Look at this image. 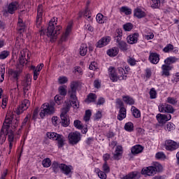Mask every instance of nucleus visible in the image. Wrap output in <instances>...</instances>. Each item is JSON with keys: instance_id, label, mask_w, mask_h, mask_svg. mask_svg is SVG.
<instances>
[{"instance_id": "52", "label": "nucleus", "mask_w": 179, "mask_h": 179, "mask_svg": "<svg viewBox=\"0 0 179 179\" xmlns=\"http://www.w3.org/2000/svg\"><path fill=\"white\" fill-rule=\"evenodd\" d=\"M155 157L159 160H164V159H166V155H164V152H159L155 155Z\"/></svg>"}, {"instance_id": "31", "label": "nucleus", "mask_w": 179, "mask_h": 179, "mask_svg": "<svg viewBox=\"0 0 179 179\" xmlns=\"http://www.w3.org/2000/svg\"><path fill=\"white\" fill-rule=\"evenodd\" d=\"M119 49L118 48L114 47L112 48L111 49H109L107 51V54L108 55H109V57H115L117 55H118V52H119Z\"/></svg>"}, {"instance_id": "4", "label": "nucleus", "mask_w": 179, "mask_h": 179, "mask_svg": "<svg viewBox=\"0 0 179 179\" xmlns=\"http://www.w3.org/2000/svg\"><path fill=\"white\" fill-rule=\"evenodd\" d=\"M118 71L120 73V76H117V73H115V68L110 66L108 69V73L110 76V79L112 82H117L119 80H125L127 79V76L124 75L125 73V70L122 68H119Z\"/></svg>"}, {"instance_id": "33", "label": "nucleus", "mask_w": 179, "mask_h": 179, "mask_svg": "<svg viewBox=\"0 0 179 179\" xmlns=\"http://www.w3.org/2000/svg\"><path fill=\"white\" fill-rule=\"evenodd\" d=\"M61 170L66 176H68L71 171V167L68 166L65 164H61Z\"/></svg>"}, {"instance_id": "32", "label": "nucleus", "mask_w": 179, "mask_h": 179, "mask_svg": "<svg viewBox=\"0 0 179 179\" xmlns=\"http://www.w3.org/2000/svg\"><path fill=\"white\" fill-rule=\"evenodd\" d=\"M152 3L151 5V8L152 9H159L160 8V5L164 2V0H152Z\"/></svg>"}, {"instance_id": "57", "label": "nucleus", "mask_w": 179, "mask_h": 179, "mask_svg": "<svg viewBox=\"0 0 179 179\" xmlns=\"http://www.w3.org/2000/svg\"><path fill=\"white\" fill-rule=\"evenodd\" d=\"M98 68H99V66L97 65V63L96 62H92L89 67V69L91 71H96V69H97Z\"/></svg>"}, {"instance_id": "49", "label": "nucleus", "mask_w": 179, "mask_h": 179, "mask_svg": "<svg viewBox=\"0 0 179 179\" xmlns=\"http://www.w3.org/2000/svg\"><path fill=\"white\" fill-rule=\"evenodd\" d=\"M42 165L43 166V167H50L51 166V160L50 159V158L44 159L42 162Z\"/></svg>"}, {"instance_id": "35", "label": "nucleus", "mask_w": 179, "mask_h": 179, "mask_svg": "<svg viewBox=\"0 0 179 179\" xmlns=\"http://www.w3.org/2000/svg\"><path fill=\"white\" fill-rule=\"evenodd\" d=\"M26 54L27 57H29V53L21 52V55L19 58V62L21 65H25L27 62V59H26Z\"/></svg>"}, {"instance_id": "17", "label": "nucleus", "mask_w": 179, "mask_h": 179, "mask_svg": "<svg viewBox=\"0 0 179 179\" xmlns=\"http://www.w3.org/2000/svg\"><path fill=\"white\" fill-rule=\"evenodd\" d=\"M17 9H19V3L16 1L10 3L8 6V12L10 13V15H13Z\"/></svg>"}, {"instance_id": "62", "label": "nucleus", "mask_w": 179, "mask_h": 179, "mask_svg": "<svg viewBox=\"0 0 179 179\" xmlns=\"http://www.w3.org/2000/svg\"><path fill=\"white\" fill-rule=\"evenodd\" d=\"M103 170L104 173H108L110 171V166L107 164V162H105L103 165Z\"/></svg>"}, {"instance_id": "27", "label": "nucleus", "mask_w": 179, "mask_h": 179, "mask_svg": "<svg viewBox=\"0 0 179 179\" xmlns=\"http://www.w3.org/2000/svg\"><path fill=\"white\" fill-rule=\"evenodd\" d=\"M134 16L138 17V19H142V17H145V16H146V13L141 8H136L134 10Z\"/></svg>"}, {"instance_id": "59", "label": "nucleus", "mask_w": 179, "mask_h": 179, "mask_svg": "<svg viewBox=\"0 0 179 179\" xmlns=\"http://www.w3.org/2000/svg\"><path fill=\"white\" fill-rule=\"evenodd\" d=\"M157 93L156 92V90L155 88H152L150 91V99H156Z\"/></svg>"}, {"instance_id": "48", "label": "nucleus", "mask_w": 179, "mask_h": 179, "mask_svg": "<svg viewBox=\"0 0 179 179\" xmlns=\"http://www.w3.org/2000/svg\"><path fill=\"white\" fill-rule=\"evenodd\" d=\"M59 93L61 96H66V85H62L59 87Z\"/></svg>"}, {"instance_id": "10", "label": "nucleus", "mask_w": 179, "mask_h": 179, "mask_svg": "<svg viewBox=\"0 0 179 179\" xmlns=\"http://www.w3.org/2000/svg\"><path fill=\"white\" fill-rule=\"evenodd\" d=\"M69 143L71 145H76L80 141V133L73 132L69 134Z\"/></svg>"}, {"instance_id": "60", "label": "nucleus", "mask_w": 179, "mask_h": 179, "mask_svg": "<svg viewBox=\"0 0 179 179\" xmlns=\"http://www.w3.org/2000/svg\"><path fill=\"white\" fill-rule=\"evenodd\" d=\"M59 83H60V85H64L65 83H66V82H68V78L65 77V76H62L59 77Z\"/></svg>"}, {"instance_id": "53", "label": "nucleus", "mask_w": 179, "mask_h": 179, "mask_svg": "<svg viewBox=\"0 0 179 179\" xmlns=\"http://www.w3.org/2000/svg\"><path fill=\"white\" fill-rule=\"evenodd\" d=\"M173 50V45L167 44L166 47L163 49L164 52H171Z\"/></svg>"}, {"instance_id": "38", "label": "nucleus", "mask_w": 179, "mask_h": 179, "mask_svg": "<svg viewBox=\"0 0 179 179\" xmlns=\"http://www.w3.org/2000/svg\"><path fill=\"white\" fill-rule=\"evenodd\" d=\"M87 54V45L83 43L80 48V55L85 57Z\"/></svg>"}, {"instance_id": "40", "label": "nucleus", "mask_w": 179, "mask_h": 179, "mask_svg": "<svg viewBox=\"0 0 179 179\" xmlns=\"http://www.w3.org/2000/svg\"><path fill=\"white\" fill-rule=\"evenodd\" d=\"M177 59H178L176 57H169L164 60V63L166 65H170V64H174V62H176Z\"/></svg>"}, {"instance_id": "29", "label": "nucleus", "mask_w": 179, "mask_h": 179, "mask_svg": "<svg viewBox=\"0 0 179 179\" xmlns=\"http://www.w3.org/2000/svg\"><path fill=\"white\" fill-rule=\"evenodd\" d=\"M141 174L138 172H132L126 176L123 177L122 179H139Z\"/></svg>"}, {"instance_id": "42", "label": "nucleus", "mask_w": 179, "mask_h": 179, "mask_svg": "<svg viewBox=\"0 0 179 179\" xmlns=\"http://www.w3.org/2000/svg\"><path fill=\"white\" fill-rule=\"evenodd\" d=\"M125 131L128 132H132L134 131V124L132 122H127L124 125Z\"/></svg>"}, {"instance_id": "6", "label": "nucleus", "mask_w": 179, "mask_h": 179, "mask_svg": "<svg viewBox=\"0 0 179 179\" xmlns=\"http://www.w3.org/2000/svg\"><path fill=\"white\" fill-rule=\"evenodd\" d=\"M54 113H55V108H54V105H50L48 103H45L41 108V113L39 115L41 118H44L45 115H51V114H54Z\"/></svg>"}, {"instance_id": "47", "label": "nucleus", "mask_w": 179, "mask_h": 179, "mask_svg": "<svg viewBox=\"0 0 179 179\" xmlns=\"http://www.w3.org/2000/svg\"><path fill=\"white\" fill-rule=\"evenodd\" d=\"M6 118H11V122L10 124V127L11 125V127H13V128H16L17 127V125H19V120H17V119H15V120H13V122L12 123V121L13 119L11 116H10V117L6 116Z\"/></svg>"}, {"instance_id": "50", "label": "nucleus", "mask_w": 179, "mask_h": 179, "mask_svg": "<svg viewBox=\"0 0 179 179\" xmlns=\"http://www.w3.org/2000/svg\"><path fill=\"white\" fill-rule=\"evenodd\" d=\"M31 69L34 71V80H37L38 75H40V71H37L34 66H31Z\"/></svg>"}, {"instance_id": "43", "label": "nucleus", "mask_w": 179, "mask_h": 179, "mask_svg": "<svg viewBox=\"0 0 179 179\" xmlns=\"http://www.w3.org/2000/svg\"><path fill=\"white\" fill-rule=\"evenodd\" d=\"M96 171L98 174V177H99V178L101 179H106L107 178V175L106 174V172L101 171L99 169H96Z\"/></svg>"}, {"instance_id": "51", "label": "nucleus", "mask_w": 179, "mask_h": 179, "mask_svg": "<svg viewBox=\"0 0 179 179\" xmlns=\"http://www.w3.org/2000/svg\"><path fill=\"white\" fill-rule=\"evenodd\" d=\"M90 117H92V111H90V110H86L84 116V121L87 122V121L90 120Z\"/></svg>"}, {"instance_id": "3", "label": "nucleus", "mask_w": 179, "mask_h": 179, "mask_svg": "<svg viewBox=\"0 0 179 179\" xmlns=\"http://www.w3.org/2000/svg\"><path fill=\"white\" fill-rule=\"evenodd\" d=\"M163 171V166L159 162H155L153 166L143 168L141 170V174L144 176H155L157 173Z\"/></svg>"}, {"instance_id": "44", "label": "nucleus", "mask_w": 179, "mask_h": 179, "mask_svg": "<svg viewBox=\"0 0 179 179\" xmlns=\"http://www.w3.org/2000/svg\"><path fill=\"white\" fill-rule=\"evenodd\" d=\"M120 12L126 15H131V13H132V10L127 6H122L120 8Z\"/></svg>"}, {"instance_id": "5", "label": "nucleus", "mask_w": 179, "mask_h": 179, "mask_svg": "<svg viewBox=\"0 0 179 179\" xmlns=\"http://www.w3.org/2000/svg\"><path fill=\"white\" fill-rule=\"evenodd\" d=\"M46 135L49 139L57 141L58 148H64L65 145V137H64L62 135L58 134L55 132H48Z\"/></svg>"}, {"instance_id": "18", "label": "nucleus", "mask_w": 179, "mask_h": 179, "mask_svg": "<svg viewBox=\"0 0 179 179\" xmlns=\"http://www.w3.org/2000/svg\"><path fill=\"white\" fill-rule=\"evenodd\" d=\"M138 37H139L138 33H134V34H130L127 37V43H129V44H136V43H138Z\"/></svg>"}, {"instance_id": "26", "label": "nucleus", "mask_w": 179, "mask_h": 179, "mask_svg": "<svg viewBox=\"0 0 179 179\" xmlns=\"http://www.w3.org/2000/svg\"><path fill=\"white\" fill-rule=\"evenodd\" d=\"M17 30L20 31V33L24 32V30H26V24L23 22V20L19 18L18 22H17Z\"/></svg>"}, {"instance_id": "46", "label": "nucleus", "mask_w": 179, "mask_h": 179, "mask_svg": "<svg viewBox=\"0 0 179 179\" xmlns=\"http://www.w3.org/2000/svg\"><path fill=\"white\" fill-rule=\"evenodd\" d=\"M134 27V25L131 22H127L123 25L124 31H131Z\"/></svg>"}, {"instance_id": "45", "label": "nucleus", "mask_w": 179, "mask_h": 179, "mask_svg": "<svg viewBox=\"0 0 179 179\" xmlns=\"http://www.w3.org/2000/svg\"><path fill=\"white\" fill-rule=\"evenodd\" d=\"M131 111L135 118H139L141 117V111H139V110L136 109L135 107L132 106Z\"/></svg>"}, {"instance_id": "14", "label": "nucleus", "mask_w": 179, "mask_h": 179, "mask_svg": "<svg viewBox=\"0 0 179 179\" xmlns=\"http://www.w3.org/2000/svg\"><path fill=\"white\" fill-rule=\"evenodd\" d=\"M37 17H36V26L39 27L41 26V20H43V5L40 4L37 9Z\"/></svg>"}, {"instance_id": "16", "label": "nucleus", "mask_w": 179, "mask_h": 179, "mask_svg": "<svg viewBox=\"0 0 179 179\" xmlns=\"http://www.w3.org/2000/svg\"><path fill=\"white\" fill-rule=\"evenodd\" d=\"M20 73H22V71L19 70H13L10 69L8 71V74L10 78H11V79H13V80H16V82H17V80H19V76L20 75Z\"/></svg>"}, {"instance_id": "34", "label": "nucleus", "mask_w": 179, "mask_h": 179, "mask_svg": "<svg viewBox=\"0 0 179 179\" xmlns=\"http://www.w3.org/2000/svg\"><path fill=\"white\" fill-rule=\"evenodd\" d=\"M97 99L96 94L90 93L88 94L87 99L85 100L86 103H94Z\"/></svg>"}, {"instance_id": "24", "label": "nucleus", "mask_w": 179, "mask_h": 179, "mask_svg": "<svg viewBox=\"0 0 179 179\" xmlns=\"http://www.w3.org/2000/svg\"><path fill=\"white\" fill-rule=\"evenodd\" d=\"M122 147L117 146L115 149V153L113 155V159L115 160H120L122 156Z\"/></svg>"}, {"instance_id": "2", "label": "nucleus", "mask_w": 179, "mask_h": 179, "mask_svg": "<svg viewBox=\"0 0 179 179\" xmlns=\"http://www.w3.org/2000/svg\"><path fill=\"white\" fill-rule=\"evenodd\" d=\"M57 18L56 17H53L49 22V24L46 31L48 37H50V38H52V40H57V37L58 34L61 33V29H62V27L59 25L56 26L57 22H55V20H57Z\"/></svg>"}, {"instance_id": "20", "label": "nucleus", "mask_w": 179, "mask_h": 179, "mask_svg": "<svg viewBox=\"0 0 179 179\" xmlns=\"http://www.w3.org/2000/svg\"><path fill=\"white\" fill-rule=\"evenodd\" d=\"M149 60L151 64H159V62L160 61L159 55H157V53H150Z\"/></svg>"}, {"instance_id": "41", "label": "nucleus", "mask_w": 179, "mask_h": 179, "mask_svg": "<svg viewBox=\"0 0 179 179\" xmlns=\"http://www.w3.org/2000/svg\"><path fill=\"white\" fill-rule=\"evenodd\" d=\"M166 103L171 104V106H176L178 103L177 99L171 96H169L166 99Z\"/></svg>"}, {"instance_id": "63", "label": "nucleus", "mask_w": 179, "mask_h": 179, "mask_svg": "<svg viewBox=\"0 0 179 179\" xmlns=\"http://www.w3.org/2000/svg\"><path fill=\"white\" fill-rule=\"evenodd\" d=\"M104 103H106V100L104 99V98L101 97L98 99L96 106H103V104H104Z\"/></svg>"}, {"instance_id": "39", "label": "nucleus", "mask_w": 179, "mask_h": 179, "mask_svg": "<svg viewBox=\"0 0 179 179\" xmlns=\"http://www.w3.org/2000/svg\"><path fill=\"white\" fill-rule=\"evenodd\" d=\"M52 169L57 174L58 171L61 170V164H58L57 162H54L52 164Z\"/></svg>"}, {"instance_id": "36", "label": "nucleus", "mask_w": 179, "mask_h": 179, "mask_svg": "<svg viewBox=\"0 0 179 179\" xmlns=\"http://www.w3.org/2000/svg\"><path fill=\"white\" fill-rule=\"evenodd\" d=\"M122 99H123V101H124V103H127L129 106H132L135 104V100H134L132 97L129 96H123Z\"/></svg>"}, {"instance_id": "25", "label": "nucleus", "mask_w": 179, "mask_h": 179, "mask_svg": "<svg viewBox=\"0 0 179 179\" xmlns=\"http://www.w3.org/2000/svg\"><path fill=\"white\" fill-rule=\"evenodd\" d=\"M108 18L101 13H98L96 17V20L97 23H99V24H103V23H106Z\"/></svg>"}, {"instance_id": "1", "label": "nucleus", "mask_w": 179, "mask_h": 179, "mask_svg": "<svg viewBox=\"0 0 179 179\" xmlns=\"http://www.w3.org/2000/svg\"><path fill=\"white\" fill-rule=\"evenodd\" d=\"M70 87L69 94L72 101L70 103H66V106L62 108L60 115H68L67 114L71 107L79 108V102H78V98H76V90H78V87H79V83L73 81Z\"/></svg>"}, {"instance_id": "37", "label": "nucleus", "mask_w": 179, "mask_h": 179, "mask_svg": "<svg viewBox=\"0 0 179 179\" xmlns=\"http://www.w3.org/2000/svg\"><path fill=\"white\" fill-rule=\"evenodd\" d=\"M117 47H119L121 51H128V44H127L125 41L119 42V43H117Z\"/></svg>"}, {"instance_id": "30", "label": "nucleus", "mask_w": 179, "mask_h": 179, "mask_svg": "<svg viewBox=\"0 0 179 179\" xmlns=\"http://www.w3.org/2000/svg\"><path fill=\"white\" fill-rule=\"evenodd\" d=\"M142 150H143V147H142L141 145H134L133 148H131V153L133 155L141 153Z\"/></svg>"}, {"instance_id": "8", "label": "nucleus", "mask_w": 179, "mask_h": 179, "mask_svg": "<svg viewBox=\"0 0 179 179\" xmlns=\"http://www.w3.org/2000/svg\"><path fill=\"white\" fill-rule=\"evenodd\" d=\"M158 108L159 113H166L167 114H173L176 111L173 106L166 103H160Z\"/></svg>"}, {"instance_id": "28", "label": "nucleus", "mask_w": 179, "mask_h": 179, "mask_svg": "<svg viewBox=\"0 0 179 179\" xmlns=\"http://www.w3.org/2000/svg\"><path fill=\"white\" fill-rule=\"evenodd\" d=\"M60 118L62 120L61 124L62 127H66L69 125V117L68 115H60Z\"/></svg>"}, {"instance_id": "7", "label": "nucleus", "mask_w": 179, "mask_h": 179, "mask_svg": "<svg viewBox=\"0 0 179 179\" xmlns=\"http://www.w3.org/2000/svg\"><path fill=\"white\" fill-rule=\"evenodd\" d=\"M10 122H12V118H6L3 124L0 132V145H3L5 141H6V134H5V132L8 131V127L10 125Z\"/></svg>"}, {"instance_id": "56", "label": "nucleus", "mask_w": 179, "mask_h": 179, "mask_svg": "<svg viewBox=\"0 0 179 179\" xmlns=\"http://www.w3.org/2000/svg\"><path fill=\"white\" fill-rule=\"evenodd\" d=\"M74 127L76 128H78V129H82L83 128V124H82V122L79 120H75L74 121Z\"/></svg>"}, {"instance_id": "13", "label": "nucleus", "mask_w": 179, "mask_h": 179, "mask_svg": "<svg viewBox=\"0 0 179 179\" xmlns=\"http://www.w3.org/2000/svg\"><path fill=\"white\" fill-rule=\"evenodd\" d=\"M110 41L111 37H103L97 42L96 47L98 48H103V47H106Z\"/></svg>"}, {"instance_id": "64", "label": "nucleus", "mask_w": 179, "mask_h": 179, "mask_svg": "<svg viewBox=\"0 0 179 179\" xmlns=\"http://www.w3.org/2000/svg\"><path fill=\"white\" fill-rule=\"evenodd\" d=\"M115 37H120L122 38V31L120 29H116V32L115 34Z\"/></svg>"}, {"instance_id": "9", "label": "nucleus", "mask_w": 179, "mask_h": 179, "mask_svg": "<svg viewBox=\"0 0 179 179\" xmlns=\"http://www.w3.org/2000/svg\"><path fill=\"white\" fill-rule=\"evenodd\" d=\"M30 107V101L27 99H24L22 101L21 104L16 108L15 113L17 115H20L23 111H26L27 108Z\"/></svg>"}, {"instance_id": "22", "label": "nucleus", "mask_w": 179, "mask_h": 179, "mask_svg": "<svg viewBox=\"0 0 179 179\" xmlns=\"http://www.w3.org/2000/svg\"><path fill=\"white\" fill-rule=\"evenodd\" d=\"M9 128H10V124L8 127L7 131H4V134L5 135H7L8 142H13V141H15V134L13 133V131Z\"/></svg>"}, {"instance_id": "55", "label": "nucleus", "mask_w": 179, "mask_h": 179, "mask_svg": "<svg viewBox=\"0 0 179 179\" xmlns=\"http://www.w3.org/2000/svg\"><path fill=\"white\" fill-rule=\"evenodd\" d=\"M164 128L166 131H169V132H170V131H173L174 129V124L168 123L166 125H165Z\"/></svg>"}, {"instance_id": "21", "label": "nucleus", "mask_w": 179, "mask_h": 179, "mask_svg": "<svg viewBox=\"0 0 179 179\" xmlns=\"http://www.w3.org/2000/svg\"><path fill=\"white\" fill-rule=\"evenodd\" d=\"M162 75L164 76H170V71L173 69V66L164 64L162 66Z\"/></svg>"}, {"instance_id": "61", "label": "nucleus", "mask_w": 179, "mask_h": 179, "mask_svg": "<svg viewBox=\"0 0 179 179\" xmlns=\"http://www.w3.org/2000/svg\"><path fill=\"white\" fill-rule=\"evenodd\" d=\"M127 62L129 64L131 65V66L136 65V60H135V59L132 57H129V59H127Z\"/></svg>"}, {"instance_id": "11", "label": "nucleus", "mask_w": 179, "mask_h": 179, "mask_svg": "<svg viewBox=\"0 0 179 179\" xmlns=\"http://www.w3.org/2000/svg\"><path fill=\"white\" fill-rule=\"evenodd\" d=\"M178 148H179L178 143H177L173 140H167L165 142V148L166 150L173 152V150H176V149H178Z\"/></svg>"}, {"instance_id": "15", "label": "nucleus", "mask_w": 179, "mask_h": 179, "mask_svg": "<svg viewBox=\"0 0 179 179\" xmlns=\"http://www.w3.org/2000/svg\"><path fill=\"white\" fill-rule=\"evenodd\" d=\"M72 30V24H69L66 29V31L65 33H64L60 38L59 41V44H61V43H64V41H66L68 40V36H69V34L71 33Z\"/></svg>"}, {"instance_id": "54", "label": "nucleus", "mask_w": 179, "mask_h": 179, "mask_svg": "<svg viewBox=\"0 0 179 179\" xmlns=\"http://www.w3.org/2000/svg\"><path fill=\"white\" fill-rule=\"evenodd\" d=\"M9 57V52L4 50L0 53V59H5Z\"/></svg>"}, {"instance_id": "23", "label": "nucleus", "mask_w": 179, "mask_h": 179, "mask_svg": "<svg viewBox=\"0 0 179 179\" xmlns=\"http://www.w3.org/2000/svg\"><path fill=\"white\" fill-rule=\"evenodd\" d=\"M127 118V108L122 107L120 108L119 113L117 115V120L122 121V120Z\"/></svg>"}, {"instance_id": "12", "label": "nucleus", "mask_w": 179, "mask_h": 179, "mask_svg": "<svg viewBox=\"0 0 179 179\" xmlns=\"http://www.w3.org/2000/svg\"><path fill=\"white\" fill-rule=\"evenodd\" d=\"M156 117L159 124H166L167 121H170V120H171V114L163 115V114L159 113L157 115Z\"/></svg>"}, {"instance_id": "58", "label": "nucleus", "mask_w": 179, "mask_h": 179, "mask_svg": "<svg viewBox=\"0 0 179 179\" xmlns=\"http://www.w3.org/2000/svg\"><path fill=\"white\" fill-rule=\"evenodd\" d=\"M55 101L57 103V104H58V106H59L60 104H62V96L59 95H56L55 96Z\"/></svg>"}, {"instance_id": "19", "label": "nucleus", "mask_w": 179, "mask_h": 179, "mask_svg": "<svg viewBox=\"0 0 179 179\" xmlns=\"http://www.w3.org/2000/svg\"><path fill=\"white\" fill-rule=\"evenodd\" d=\"M31 84V78L27 76V78L22 82V85L24 86V94L29 90V85Z\"/></svg>"}]
</instances>
